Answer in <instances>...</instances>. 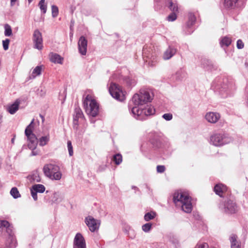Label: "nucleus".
Segmentation results:
<instances>
[{
  "mask_svg": "<svg viewBox=\"0 0 248 248\" xmlns=\"http://www.w3.org/2000/svg\"><path fill=\"white\" fill-rule=\"evenodd\" d=\"M42 67V65L37 66L33 70L31 76L33 78L41 74Z\"/></svg>",
  "mask_w": 248,
  "mask_h": 248,
  "instance_id": "obj_32",
  "label": "nucleus"
},
{
  "mask_svg": "<svg viewBox=\"0 0 248 248\" xmlns=\"http://www.w3.org/2000/svg\"><path fill=\"white\" fill-rule=\"evenodd\" d=\"M236 46L237 48L242 49L244 46V44L241 40L239 39L237 41Z\"/></svg>",
  "mask_w": 248,
  "mask_h": 248,
  "instance_id": "obj_50",
  "label": "nucleus"
},
{
  "mask_svg": "<svg viewBox=\"0 0 248 248\" xmlns=\"http://www.w3.org/2000/svg\"><path fill=\"white\" fill-rule=\"evenodd\" d=\"M245 65L246 67L248 69V63H245Z\"/></svg>",
  "mask_w": 248,
  "mask_h": 248,
  "instance_id": "obj_58",
  "label": "nucleus"
},
{
  "mask_svg": "<svg viewBox=\"0 0 248 248\" xmlns=\"http://www.w3.org/2000/svg\"><path fill=\"white\" fill-rule=\"evenodd\" d=\"M78 47L79 53L83 55L86 54L87 48V40L85 37L82 36L79 38L78 42Z\"/></svg>",
  "mask_w": 248,
  "mask_h": 248,
  "instance_id": "obj_15",
  "label": "nucleus"
},
{
  "mask_svg": "<svg viewBox=\"0 0 248 248\" xmlns=\"http://www.w3.org/2000/svg\"><path fill=\"white\" fill-rule=\"evenodd\" d=\"M9 43L10 40L9 39H6L2 41L3 47L5 50L8 49Z\"/></svg>",
  "mask_w": 248,
  "mask_h": 248,
  "instance_id": "obj_47",
  "label": "nucleus"
},
{
  "mask_svg": "<svg viewBox=\"0 0 248 248\" xmlns=\"http://www.w3.org/2000/svg\"><path fill=\"white\" fill-rule=\"evenodd\" d=\"M205 118L209 123L215 124L220 119V115L217 112H209L206 114Z\"/></svg>",
  "mask_w": 248,
  "mask_h": 248,
  "instance_id": "obj_17",
  "label": "nucleus"
},
{
  "mask_svg": "<svg viewBox=\"0 0 248 248\" xmlns=\"http://www.w3.org/2000/svg\"><path fill=\"white\" fill-rule=\"evenodd\" d=\"M211 89L221 97H228L236 90L234 80L232 77L225 75L218 76L212 81Z\"/></svg>",
  "mask_w": 248,
  "mask_h": 248,
  "instance_id": "obj_2",
  "label": "nucleus"
},
{
  "mask_svg": "<svg viewBox=\"0 0 248 248\" xmlns=\"http://www.w3.org/2000/svg\"><path fill=\"white\" fill-rule=\"evenodd\" d=\"M226 5L228 7H232L236 5L238 0H224Z\"/></svg>",
  "mask_w": 248,
  "mask_h": 248,
  "instance_id": "obj_39",
  "label": "nucleus"
},
{
  "mask_svg": "<svg viewBox=\"0 0 248 248\" xmlns=\"http://www.w3.org/2000/svg\"><path fill=\"white\" fill-rule=\"evenodd\" d=\"M10 194L14 199H17L21 197V195L16 187L12 188L10 191Z\"/></svg>",
  "mask_w": 248,
  "mask_h": 248,
  "instance_id": "obj_33",
  "label": "nucleus"
},
{
  "mask_svg": "<svg viewBox=\"0 0 248 248\" xmlns=\"http://www.w3.org/2000/svg\"><path fill=\"white\" fill-rule=\"evenodd\" d=\"M124 80L128 85L134 86L136 84V80L130 77H124Z\"/></svg>",
  "mask_w": 248,
  "mask_h": 248,
  "instance_id": "obj_38",
  "label": "nucleus"
},
{
  "mask_svg": "<svg viewBox=\"0 0 248 248\" xmlns=\"http://www.w3.org/2000/svg\"><path fill=\"white\" fill-rule=\"evenodd\" d=\"M218 207L222 212L227 214H234L238 211V206L235 202L228 198L221 200Z\"/></svg>",
  "mask_w": 248,
  "mask_h": 248,
  "instance_id": "obj_6",
  "label": "nucleus"
},
{
  "mask_svg": "<svg viewBox=\"0 0 248 248\" xmlns=\"http://www.w3.org/2000/svg\"><path fill=\"white\" fill-rule=\"evenodd\" d=\"M113 160L116 165L120 164L122 162V156L120 154H117L113 155Z\"/></svg>",
  "mask_w": 248,
  "mask_h": 248,
  "instance_id": "obj_36",
  "label": "nucleus"
},
{
  "mask_svg": "<svg viewBox=\"0 0 248 248\" xmlns=\"http://www.w3.org/2000/svg\"><path fill=\"white\" fill-rule=\"evenodd\" d=\"M62 196L59 192H55L53 194L52 198V202L54 203H59L62 200Z\"/></svg>",
  "mask_w": 248,
  "mask_h": 248,
  "instance_id": "obj_30",
  "label": "nucleus"
},
{
  "mask_svg": "<svg viewBox=\"0 0 248 248\" xmlns=\"http://www.w3.org/2000/svg\"><path fill=\"white\" fill-rule=\"evenodd\" d=\"M162 117L166 121H170L172 119V115L171 113H165Z\"/></svg>",
  "mask_w": 248,
  "mask_h": 248,
  "instance_id": "obj_48",
  "label": "nucleus"
},
{
  "mask_svg": "<svg viewBox=\"0 0 248 248\" xmlns=\"http://www.w3.org/2000/svg\"><path fill=\"white\" fill-rule=\"evenodd\" d=\"M177 14L174 12H171L167 17V19L169 22H172L175 21L177 17Z\"/></svg>",
  "mask_w": 248,
  "mask_h": 248,
  "instance_id": "obj_43",
  "label": "nucleus"
},
{
  "mask_svg": "<svg viewBox=\"0 0 248 248\" xmlns=\"http://www.w3.org/2000/svg\"><path fill=\"white\" fill-rule=\"evenodd\" d=\"M169 8L170 9V10L171 11V12H174L175 14H178L179 13V10H178V4L176 2H173L172 1H170V5L169 6Z\"/></svg>",
  "mask_w": 248,
  "mask_h": 248,
  "instance_id": "obj_31",
  "label": "nucleus"
},
{
  "mask_svg": "<svg viewBox=\"0 0 248 248\" xmlns=\"http://www.w3.org/2000/svg\"><path fill=\"white\" fill-rule=\"evenodd\" d=\"M67 148L69 155L72 156L73 155V147L70 141L67 142Z\"/></svg>",
  "mask_w": 248,
  "mask_h": 248,
  "instance_id": "obj_46",
  "label": "nucleus"
},
{
  "mask_svg": "<svg viewBox=\"0 0 248 248\" xmlns=\"http://www.w3.org/2000/svg\"><path fill=\"white\" fill-rule=\"evenodd\" d=\"M173 200L176 206L181 207L185 212L189 213L191 212V198L187 193L181 191H177L173 195Z\"/></svg>",
  "mask_w": 248,
  "mask_h": 248,
  "instance_id": "obj_3",
  "label": "nucleus"
},
{
  "mask_svg": "<svg viewBox=\"0 0 248 248\" xmlns=\"http://www.w3.org/2000/svg\"><path fill=\"white\" fill-rule=\"evenodd\" d=\"M38 6L43 13L45 14L47 10V5L45 4V0H41L39 2Z\"/></svg>",
  "mask_w": 248,
  "mask_h": 248,
  "instance_id": "obj_37",
  "label": "nucleus"
},
{
  "mask_svg": "<svg viewBox=\"0 0 248 248\" xmlns=\"http://www.w3.org/2000/svg\"><path fill=\"white\" fill-rule=\"evenodd\" d=\"M156 216V213L154 212H148L146 213L144 217V219L146 221H149L153 219Z\"/></svg>",
  "mask_w": 248,
  "mask_h": 248,
  "instance_id": "obj_34",
  "label": "nucleus"
},
{
  "mask_svg": "<svg viewBox=\"0 0 248 248\" xmlns=\"http://www.w3.org/2000/svg\"><path fill=\"white\" fill-rule=\"evenodd\" d=\"M52 9V16L53 17L57 16L59 14V10L57 6L55 5H52L51 6Z\"/></svg>",
  "mask_w": 248,
  "mask_h": 248,
  "instance_id": "obj_44",
  "label": "nucleus"
},
{
  "mask_svg": "<svg viewBox=\"0 0 248 248\" xmlns=\"http://www.w3.org/2000/svg\"><path fill=\"white\" fill-rule=\"evenodd\" d=\"M4 34L6 36H10L12 34V30L11 26L8 24H6L4 26Z\"/></svg>",
  "mask_w": 248,
  "mask_h": 248,
  "instance_id": "obj_40",
  "label": "nucleus"
},
{
  "mask_svg": "<svg viewBox=\"0 0 248 248\" xmlns=\"http://www.w3.org/2000/svg\"><path fill=\"white\" fill-rule=\"evenodd\" d=\"M32 1V0H28L29 3H31Z\"/></svg>",
  "mask_w": 248,
  "mask_h": 248,
  "instance_id": "obj_60",
  "label": "nucleus"
},
{
  "mask_svg": "<svg viewBox=\"0 0 248 248\" xmlns=\"http://www.w3.org/2000/svg\"><path fill=\"white\" fill-rule=\"evenodd\" d=\"M34 149H31L32 150L31 154V155H37L38 154V153L37 152V151H34Z\"/></svg>",
  "mask_w": 248,
  "mask_h": 248,
  "instance_id": "obj_53",
  "label": "nucleus"
},
{
  "mask_svg": "<svg viewBox=\"0 0 248 248\" xmlns=\"http://www.w3.org/2000/svg\"><path fill=\"white\" fill-rule=\"evenodd\" d=\"M157 172L163 173L165 170V167L163 165H158L156 167Z\"/></svg>",
  "mask_w": 248,
  "mask_h": 248,
  "instance_id": "obj_49",
  "label": "nucleus"
},
{
  "mask_svg": "<svg viewBox=\"0 0 248 248\" xmlns=\"http://www.w3.org/2000/svg\"><path fill=\"white\" fill-rule=\"evenodd\" d=\"M28 179L31 183L40 182H41V177L39 176L38 171L32 172L30 175L28 176Z\"/></svg>",
  "mask_w": 248,
  "mask_h": 248,
  "instance_id": "obj_21",
  "label": "nucleus"
},
{
  "mask_svg": "<svg viewBox=\"0 0 248 248\" xmlns=\"http://www.w3.org/2000/svg\"><path fill=\"white\" fill-rule=\"evenodd\" d=\"M150 142L154 148H158L161 147V142L156 137L151 139Z\"/></svg>",
  "mask_w": 248,
  "mask_h": 248,
  "instance_id": "obj_35",
  "label": "nucleus"
},
{
  "mask_svg": "<svg viewBox=\"0 0 248 248\" xmlns=\"http://www.w3.org/2000/svg\"><path fill=\"white\" fill-rule=\"evenodd\" d=\"M6 248H15L17 243L15 237H8L6 241Z\"/></svg>",
  "mask_w": 248,
  "mask_h": 248,
  "instance_id": "obj_24",
  "label": "nucleus"
},
{
  "mask_svg": "<svg viewBox=\"0 0 248 248\" xmlns=\"http://www.w3.org/2000/svg\"><path fill=\"white\" fill-rule=\"evenodd\" d=\"M40 117L41 118L42 122L43 123L45 121V117L42 114H40Z\"/></svg>",
  "mask_w": 248,
  "mask_h": 248,
  "instance_id": "obj_56",
  "label": "nucleus"
},
{
  "mask_svg": "<svg viewBox=\"0 0 248 248\" xmlns=\"http://www.w3.org/2000/svg\"><path fill=\"white\" fill-rule=\"evenodd\" d=\"M75 120L78 123H86V121L81 109L79 108H76L75 109V114L73 115V121Z\"/></svg>",
  "mask_w": 248,
  "mask_h": 248,
  "instance_id": "obj_16",
  "label": "nucleus"
},
{
  "mask_svg": "<svg viewBox=\"0 0 248 248\" xmlns=\"http://www.w3.org/2000/svg\"><path fill=\"white\" fill-rule=\"evenodd\" d=\"M73 248H87L85 240L80 233H77L73 240Z\"/></svg>",
  "mask_w": 248,
  "mask_h": 248,
  "instance_id": "obj_12",
  "label": "nucleus"
},
{
  "mask_svg": "<svg viewBox=\"0 0 248 248\" xmlns=\"http://www.w3.org/2000/svg\"><path fill=\"white\" fill-rule=\"evenodd\" d=\"M176 52V49L173 48L169 47L164 52L163 58L165 60L170 59Z\"/></svg>",
  "mask_w": 248,
  "mask_h": 248,
  "instance_id": "obj_27",
  "label": "nucleus"
},
{
  "mask_svg": "<svg viewBox=\"0 0 248 248\" xmlns=\"http://www.w3.org/2000/svg\"><path fill=\"white\" fill-rule=\"evenodd\" d=\"M4 230L6 231L7 234L9 235V237H14L13 234V230L12 227L9 224V226L7 227H6L4 229Z\"/></svg>",
  "mask_w": 248,
  "mask_h": 248,
  "instance_id": "obj_45",
  "label": "nucleus"
},
{
  "mask_svg": "<svg viewBox=\"0 0 248 248\" xmlns=\"http://www.w3.org/2000/svg\"><path fill=\"white\" fill-rule=\"evenodd\" d=\"M34 121V119L32 120L31 123L26 127L25 130V134L29 141L28 143V147L30 149H34L36 148L37 145V137L35 135L32 133Z\"/></svg>",
  "mask_w": 248,
  "mask_h": 248,
  "instance_id": "obj_8",
  "label": "nucleus"
},
{
  "mask_svg": "<svg viewBox=\"0 0 248 248\" xmlns=\"http://www.w3.org/2000/svg\"><path fill=\"white\" fill-rule=\"evenodd\" d=\"M202 67L205 71L213 72L217 69V67L214 65L213 63H202Z\"/></svg>",
  "mask_w": 248,
  "mask_h": 248,
  "instance_id": "obj_28",
  "label": "nucleus"
},
{
  "mask_svg": "<svg viewBox=\"0 0 248 248\" xmlns=\"http://www.w3.org/2000/svg\"><path fill=\"white\" fill-rule=\"evenodd\" d=\"M186 73L185 70L180 69L178 70L175 75L173 76V79H175L176 81H182L186 77Z\"/></svg>",
  "mask_w": 248,
  "mask_h": 248,
  "instance_id": "obj_22",
  "label": "nucleus"
},
{
  "mask_svg": "<svg viewBox=\"0 0 248 248\" xmlns=\"http://www.w3.org/2000/svg\"><path fill=\"white\" fill-rule=\"evenodd\" d=\"M45 175L51 180H60L62 178V173L58 166L53 164H46L43 167Z\"/></svg>",
  "mask_w": 248,
  "mask_h": 248,
  "instance_id": "obj_5",
  "label": "nucleus"
},
{
  "mask_svg": "<svg viewBox=\"0 0 248 248\" xmlns=\"http://www.w3.org/2000/svg\"><path fill=\"white\" fill-rule=\"evenodd\" d=\"M48 57L51 62H62L64 60L62 56L54 52L49 53Z\"/></svg>",
  "mask_w": 248,
  "mask_h": 248,
  "instance_id": "obj_20",
  "label": "nucleus"
},
{
  "mask_svg": "<svg viewBox=\"0 0 248 248\" xmlns=\"http://www.w3.org/2000/svg\"><path fill=\"white\" fill-rule=\"evenodd\" d=\"M153 93L149 89H141L139 93H135L128 104L130 114L138 120L143 121L148 116L155 113V108L147 105L153 98Z\"/></svg>",
  "mask_w": 248,
  "mask_h": 248,
  "instance_id": "obj_1",
  "label": "nucleus"
},
{
  "mask_svg": "<svg viewBox=\"0 0 248 248\" xmlns=\"http://www.w3.org/2000/svg\"><path fill=\"white\" fill-rule=\"evenodd\" d=\"M9 225L8 221L5 220H0V232L4 230L6 227H7Z\"/></svg>",
  "mask_w": 248,
  "mask_h": 248,
  "instance_id": "obj_41",
  "label": "nucleus"
},
{
  "mask_svg": "<svg viewBox=\"0 0 248 248\" xmlns=\"http://www.w3.org/2000/svg\"><path fill=\"white\" fill-rule=\"evenodd\" d=\"M86 123H78L76 120L73 123V128L75 134L78 136L82 135L87 127Z\"/></svg>",
  "mask_w": 248,
  "mask_h": 248,
  "instance_id": "obj_14",
  "label": "nucleus"
},
{
  "mask_svg": "<svg viewBox=\"0 0 248 248\" xmlns=\"http://www.w3.org/2000/svg\"><path fill=\"white\" fill-rule=\"evenodd\" d=\"M232 42L231 37L224 36L222 37L220 41V45L221 47L229 46Z\"/></svg>",
  "mask_w": 248,
  "mask_h": 248,
  "instance_id": "obj_29",
  "label": "nucleus"
},
{
  "mask_svg": "<svg viewBox=\"0 0 248 248\" xmlns=\"http://www.w3.org/2000/svg\"><path fill=\"white\" fill-rule=\"evenodd\" d=\"M108 91L111 96L118 101L122 102L125 99V96L122 88L112 81L110 82Z\"/></svg>",
  "mask_w": 248,
  "mask_h": 248,
  "instance_id": "obj_9",
  "label": "nucleus"
},
{
  "mask_svg": "<svg viewBox=\"0 0 248 248\" xmlns=\"http://www.w3.org/2000/svg\"><path fill=\"white\" fill-rule=\"evenodd\" d=\"M20 100L17 99L12 104H9L6 107V110L11 114H14L18 110Z\"/></svg>",
  "mask_w": 248,
  "mask_h": 248,
  "instance_id": "obj_18",
  "label": "nucleus"
},
{
  "mask_svg": "<svg viewBox=\"0 0 248 248\" xmlns=\"http://www.w3.org/2000/svg\"><path fill=\"white\" fill-rule=\"evenodd\" d=\"M46 190L45 186L42 184L33 185L30 188L31 195L33 199L36 201L38 199L37 193H42Z\"/></svg>",
  "mask_w": 248,
  "mask_h": 248,
  "instance_id": "obj_13",
  "label": "nucleus"
},
{
  "mask_svg": "<svg viewBox=\"0 0 248 248\" xmlns=\"http://www.w3.org/2000/svg\"><path fill=\"white\" fill-rule=\"evenodd\" d=\"M106 167H107L106 165L100 166H99V167L98 169V171H102L106 169Z\"/></svg>",
  "mask_w": 248,
  "mask_h": 248,
  "instance_id": "obj_52",
  "label": "nucleus"
},
{
  "mask_svg": "<svg viewBox=\"0 0 248 248\" xmlns=\"http://www.w3.org/2000/svg\"><path fill=\"white\" fill-rule=\"evenodd\" d=\"M50 140V136L48 134L46 136H42L38 140L37 139V143L40 146H44L46 145Z\"/></svg>",
  "mask_w": 248,
  "mask_h": 248,
  "instance_id": "obj_26",
  "label": "nucleus"
},
{
  "mask_svg": "<svg viewBox=\"0 0 248 248\" xmlns=\"http://www.w3.org/2000/svg\"><path fill=\"white\" fill-rule=\"evenodd\" d=\"M187 20L186 22V28L187 29L190 28L192 26L194 25L196 21V17L195 14L191 12L187 13Z\"/></svg>",
  "mask_w": 248,
  "mask_h": 248,
  "instance_id": "obj_19",
  "label": "nucleus"
},
{
  "mask_svg": "<svg viewBox=\"0 0 248 248\" xmlns=\"http://www.w3.org/2000/svg\"><path fill=\"white\" fill-rule=\"evenodd\" d=\"M48 192V191H46V193H47Z\"/></svg>",
  "mask_w": 248,
  "mask_h": 248,
  "instance_id": "obj_62",
  "label": "nucleus"
},
{
  "mask_svg": "<svg viewBox=\"0 0 248 248\" xmlns=\"http://www.w3.org/2000/svg\"><path fill=\"white\" fill-rule=\"evenodd\" d=\"M85 223L92 232L98 230L100 225V221L94 218L92 216H88L85 218Z\"/></svg>",
  "mask_w": 248,
  "mask_h": 248,
  "instance_id": "obj_11",
  "label": "nucleus"
},
{
  "mask_svg": "<svg viewBox=\"0 0 248 248\" xmlns=\"http://www.w3.org/2000/svg\"><path fill=\"white\" fill-rule=\"evenodd\" d=\"M149 52L148 50V48L147 46H145L143 48V53L144 54L148 55L147 57H149L150 55L148 54V52Z\"/></svg>",
  "mask_w": 248,
  "mask_h": 248,
  "instance_id": "obj_51",
  "label": "nucleus"
},
{
  "mask_svg": "<svg viewBox=\"0 0 248 248\" xmlns=\"http://www.w3.org/2000/svg\"><path fill=\"white\" fill-rule=\"evenodd\" d=\"M117 78L116 77L115 74H114L112 76L110 80H112V79H117Z\"/></svg>",
  "mask_w": 248,
  "mask_h": 248,
  "instance_id": "obj_55",
  "label": "nucleus"
},
{
  "mask_svg": "<svg viewBox=\"0 0 248 248\" xmlns=\"http://www.w3.org/2000/svg\"><path fill=\"white\" fill-rule=\"evenodd\" d=\"M33 46L35 48L41 50L43 48V37L42 33L38 30L34 31L32 36Z\"/></svg>",
  "mask_w": 248,
  "mask_h": 248,
  "instance_id": "obj_10",
  "label": "nucleus"
},
{
  "mask_svg": "<svg viewBox=\"0 0 248 248\" xmlns=\"http://www.w3.org/2000/svg\"><path fill=\"white\" fill-rule=\"evenodd\" d=\"M132 188L134 189H135L136 190H139V188L137 186H132Z\"/></svg>",
  "mask_w": 248,
  "mask_h": 248,
  "instance_id": "obj_57",
  "label": "nucleus"
},
{
  "mask_svg": "<svg viewBox=\"0 0 248 248\" xmlns=\"http://www.w3.org/2000/svg\"><path fill=\"white\" fill-rule=\"evenodd\" d=\"M17 0H11V6H13L15 4V2Z\"/></svg>",
  "mask_w": 248,
  "mask_h": 248,
  "instance_id": "obj_54",
  "label": "nucleus"
},
{
  "mask_svg": "<svg viewBox=\"0 0 248 248\" xmlns=\"http://www.w3.org/2000/svg\"><path fill=\"white\" fill-rule=\"evenodd\" d=\"M152 224L147 223L142 226V230L145 232H148L152 228Z\"/></svg>",
  "mask_w": 248,
  "mask_h": 248,
  "instance_id": "obj_42",
  "label": "nucleus"
},
{
  "mask_svg": "<svg viewBox=\"0 0 248 248\" xmlns=\"http://www.w3.org/2000/svg\"><path fill=\"white\" fill-rule=\"evenodd\" d=\"M227 190L226 186L222 184H217L214 187V191L218 195L221 196L222 194Z\"/></svg>",
  "mask_w": 248,
  "mask_h": 248,
  "instance_id": "obj_23",
  "label": "nucleus"
},
{
  "mask_svg": "<svg viewBox=\"0 0 248 248\" xmlns=\"http://www.w3.org/2000/svg\"><path fill=\"white\" fill-rule=\"evenodd\" d=\"M1 119H0V124L1 123Z\"/></svg>",
  "mask_w": 248,
  "mask_h": 248,
  "instance_id": "obj_61",
  "label": "nucleus"
},
{
  "mask_svg": "<svg viewBox=\"0 0 248 248\" xmlns=\"http://www.w3.org/2000/svg\"><path fill=\"white\" fill-rule=\"evenodd\" d=\"M231 141L227 134L223 133H215L210 138V143L215 146L219 147L229 143Z\"/></svg>",
  "mask_w": 248,
  "mask_h": 248,
  "instance_id": "obj_7",
  "label": "nucleus"
},
{
  "mask_svg": "<svg viewBox=\"0 0 248 248\" xmlns=\"http://www.w3.org/2000/svg\"><path fill=\"white\" fill-rule=\"evenodd\" d=\"M237 236L235 234H232L230 237L231 248H240V245L237 240Z\"/></svg>",
  "mask_w": 248,
  "mask_h": 248,
  "instance_id": "obj_25",
  "label": "nucleus"
},
{
  "mask_svg": "<svg viewBox=\"0 0 248 248\" xmlns=\"http://www.w3.org/2000/svg\"><path fill=\"white\" fill-rule=\"evenodd\" d=\"M83 105L88 115L93 117L98 115L99 105L92 95L89 94L83 95Z\"/></svg>",
  "mask_w": 248,
  "mask_h": 248,
  "instance_id": "obj_4",
  "label": "nucleus"
},
{
  "mask_svg": "<svg viewBox=\"0 0 248 248\" xmlns=\"http://www.w3.org/2000/svg\"><path fill=\"white\" fill-rule=\"evenodd\" d=\"M14 141H15V137H14L12 139V140H11L12 143H14Z\"/></svg>",
  "mask_w": 248,
  "mask_h": 248,
  "instance_id": "obj_59",
  "label": "nucleus"
}]
</instances>
